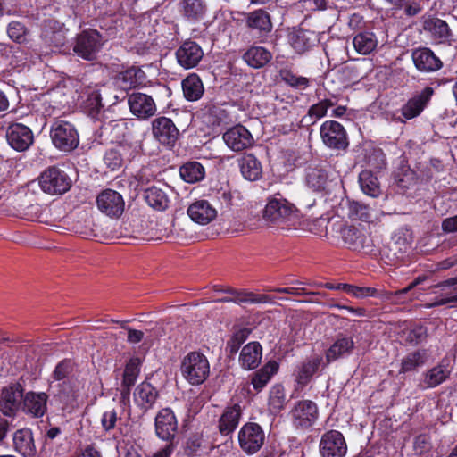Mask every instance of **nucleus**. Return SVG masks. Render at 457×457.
<instances>
[{
  "mask_svg": "<svg viewBox=\"0 0 457 457\" xmlns=\"http://www.w3.org/2000/svg\"><path fill=\"white\" fill-rule=\"evenodd\" d=\"M262 217L270 228L280 232L296 229L300 224L298 209L279 194L268 199Z\"/></svg>",
  "mask_w": 457,
  "mask_h": 457,
  "instance_id": "f257e3e1",
  "label": "nucleus"
},
{
  "mask_svg": "<svg viewBox=\"0 0 457 457\" xmlns=\"http://www.w3.org/2000/svg\"><path fill=\"white\" fill-rule=\"evenodd\" d=\"M182 377L192 386L203 384L210 374L207 357L200 352H190L181 360Z\"/></svg>",
  "mask_w": 457,
  "mask_h": 457,
  "instance_id": "f03ea898",
  "label": "nucleus"
},
{
  "mask_svg": "<svg viewBox=\"0 0 457 457\" xmlns=\"http://www.w3.org/2000/svg\"><path fill=\"white\" fill-rule=\"evenodd\" d=\"M53 145L59 151L70 153L79 145V135L75 125L64 120H54L50 128Z\"/></svg>",
  "mask_w": 457,
  "mask_h": 457,
  "instance_id": "7ed1b4c3",
  "label": "nucleus"
},
{
  "mask_svg": "<svg viewBox=\"0 0 457 457\" xmlns=\"http://www.w3.org/2000/svg\"><path fill=\"white\" fill-rule=\"evenodd\" d=\"M288 417L295 429L307 430L316 423L319 409L311 400H300L295 403L288 412Z\"/></svg>",
  "mask_w": 457,
  "mask_h": 457,
  "instance_id": "20e7f679",
  "label": "nucleus"
},
{
  "mask_svg": "<svg viewBox=\"0 0 457 457\" xmlns=\"http://www.w3.org/2000/svg\"><path fill=\"white\" fill-rule=\"evenodd\" d=\"M104 43L102 35L96 29H85L76 37L73 51L79 57L92 61L96 59Z\"/></svg>",
  "mask_w": 457,
  "mask_h": 457,
  "instance_id": "39448f33",
  "label": "nucleus"
},
{
  "mask_svg": "<svg viewBox=\"0 0 457 457\" xmlns=\"http://www.w3.org/2000/svg\"><path fill=\"white\" fill-rule=\"evenodd\" d=\"M38 183L45 193L62 195L71 188L72 181L65 171L53 166L40 175Z\"/></svg>",
  "mask_w": 457,
  "mask_h": 457,
  "instance_id": "423d86ee",
  "label": "nucleus"
},
{
  "mask_svg": "<svg viewBox=\"0 0 457 457\" xmlns=\"http://www.w3.org/2000/svg\"><path fill=\"white\" fill-rule=\"evenodd\" d=\"M320 134L323 144L334 150H345L349 140L345 129L339 122L327 120L320 128Z\"/></svg>",
  "mask_w": 457,
  "mask_h": 457,
  "instance_id": "0eeeda50",
  "label": "nucleus"
},
{
  "mask_svg": "<svg viewBox=\"0 0 457 457\" xmlns=\"http://www.w3.org/2000/svg\"><path fill=\"white\" fill-rule=\"evenodd\" d=\"M264 441V431L257 423H245L238 432L240 448L249 455L256 453L263 445Z\"/></svg>",
  "mask_w": 457,
  "mask_h": 457,
  "instance_id": "6e6552de",
  "label": "nucleus"
},
{
  "mask_svg": "<svg viewBox=\"0 0 457 457\" xmlns=\"http://www.w3.org/2000/svg\"><path fill=\"white\" fill-rule=\"evenodd\" d=\"M319 452L321 457H345L347 445L343 434L334 429L325 432L319 443Z\"/></svg>",
  "mask_w": 457,
  "mask_h": 457,
  "instance_id": "1a4fd4ad",
  "label": "nucleus"
},
{
  "mask_svg": "<svg viewBox=\"0 0 457 457\" xmlns=\"http://www.w3.org/2000/svg\"><path fill=\"white\" fill-rule=\"evenodd\" d=\"M99 211L109 217H120L124 211L122 195L115 190L105 189L96 198Z\"/></svg>",
  "mask_w": 457,
  "mask_h": 457,
  "instance_id": "9d476101",
  "label": "nucleus"
},
{
  "mask_svg": "<svg viewBox=\"0 0 457 457\" xmlns=\"http://www.w3.org/2000/svg\"><path fill=\"white\" fill-rule=\"evenodd\" d=\"M155 433L163 441L172 440L178 430L177 418L170 408L162 409L155 417Z\"/></svg>",
  "mask_w": 457,
  "mask_h": 457,
  "instance_id": "9b49d317",
  "label": "nucleus"
},
{
  "mask_svg": "<svg viewBox=\"0 0 457 457\" xmlns=\"http://www.w3.org/2000/svg\"><path fill=\"white\" fill-rule=\"evenodd\" d=\"M320 42V36L312 30L304 29H294L288 34V43L295 52L298 54H303Z\"/></svg>",
  "mask_w": 457,
  "mask_h": 457,
  "instance_id": "f8f14e48",
  "label": "nucleus"
},
{
  "mask_svg": "<svg viewBox=\"0 0 457 457\" xmlns=\"http://www.w3.org/2000/svg\"><path fill=\"white\" fill-rule=\"evenodd\" d=\"M223 140L227 146L239 152L253 145V137L250 131L243 125H236L223 134Z\"/></svg>",
  "mask_w": 457,
  "mask_h": 457,
  "instance_id": "ddd939ff",
  "label": "nucleus"
},
{
  "mask_svg": "<svg viewBox=\"0 0 457 457\" xmlns=\"http://www.w3.org/2000/svg\"><path fill=\"white\" fill-rule=\"evenodd\" d=\"M433 95L431 87H425L420 93L410 98L400 109L403 118H399L401 122L411 120L419 116Z\"/></svg>",
  "mask_w": 457,
  "mask_h": 457,
  "instance_id": "4468645a",
  "label": "nucleus"
},
{
  "mask_svg": "<svg viewBox=\"0 0 457 457\" xmlns=\"http://www.w3.org/2000/svg\"><path fill=\"white\" fill-rule=\"evenodd\" d=\"M6 138L10 146L19 152L27 150L33 143L32 131L21 123H14L8 127Z\"/></svg>",
  "mask_w": 457,
  "mask_h": 457,
  "instance_id": "2eb2a0df",
  "label": "nucleus"
},
{
  "mask_svg": "<svg viewBox=\"0 0 457 457\" xmlns=\"http://www.w3.org/2000/svg\"><path fill=\"white\" fill-rule=\"evenodd\" d=\"M204 51L195 41H185L177 50L176 57L180 66L185 69L195 67L203 59Z\"/></svg>",
  "mask_w": 457,
  "mask_h": 457,
  "instance_id": "dca6fc26",
  "label": "nucleus"
},
{
  "mask_svg": "<svg viewBox=\"0 0 457 457\" xmlns=\"http://www.w3.org/2000/svg\"><path fill=\"white\" fill-rule=\"evenodd\" d=\"M128 104L131 113L138 119L145 120L156 112L153 98L145 94L133 93L129 96Z\"/></svg>",
  "mask_w": 457,
  "mask_h": 457,
  "instance_id": "f3484780",
  "label": "nucleus"
},
{
  "mask_svg": "<svg viewBox=\"0 0 457 457\" xmlns=\"http://www.w3.org/2000/svg\"><path fill=\"white\" fill-rule=\"evenodd\" d=\"M154 137L162 145H172L177 140L179 130L173 121L167 117H158L152 122Z\"/></svg>",
  "mask_w": 457,
  "mask_h": 457,
  "instance_id": "a211bd4d",
  "label": "nucleus"
},
{
  "mask_svg": "<svg viewBox=\"0 0 457 457\" xmlns=\"http://www.w3.org/2000/svg\"><path fill=\"white\" fill-rule=\"evenodd\" d=\"M23 388L20 384H13L3 389L1 395V410L6 416L12 415L23 403Z\"/></svg>",
  "mask_w": 457,
  "mask_h": 457,
  "instance_id": "6ab92c4d",
  "label": "nucleus"
},
{
  "mask_svg": "<svg viewBox=\"0 0 457 457\" xmlns=\"http://www.w3.org/2000/svg\"><path fill=\"white\" fill-rule=\"evenodd\" d=\"M190 219L200 225H206L217 216L216 209L207 200H197L187 208Z\"/></svg>",
  "mask_w": 457,
  "mask_h": 457,
  "instance_id": "aec40b11",
  "label": "nucleus"
},
{
  "mask_svg": "<svg viewBox=\"0 0 457 457\" xmlns=\"http://www.w3.org/2000/svg\"><path fill=\"white\" fill-rule=\"evenodd\" d=\"M412 61L415 67L422 72H431L442 67V62L428 48H418L412 52Z\"/></svg>",
  "mask_w": 457,
  "mask_h": 457,
  "instance_id": "412c9836",
  "label": "nucleus"
},
{
  "mask_svg": "<svg viewBox=\"0 0 457 457\" xmlns=\"http://www.w3.org/2000/svg\"><path fill=\"white\" fill-rule=\"evenodd\" d=\"M242 416V409L238 403L228 405L219 420V431L222 436L231 434L237 428Z\"/></svg>",
  "mask_w": 457,
  "mask_h": 457,
  "instance_id": "4be33fe9",
  "label": "nucleus"
},
{
  "mask_svg": "<svg viewBox=\"0 0 457 457\" xmlns=\"http://www.w3.org/2000/svg\"><path fill=\"white\" fill-rule=\"evenodd\" d=\"M115 83L123 90L136 88L145 83V74L139 68L130 67L117 74Z\"/></svg>",
  "mask_w": 457,
  "mask_h": 457,
  "instance_id": "5701e85b",
  "label": "nucleus"
},
{
  "mask_svg": "<svg viewBox=\"0 0 457 457\" xmlns=\"http://www.w3.org/2000/svg\"><path fill=\"white\" fill-rule=\"evenodd\" d=\"M66 31L62 23L55 20H48L44 23L41 37L46 44L61 46L64 43Z\"/></svg>",
  "mask_w": 457,
  "mask_h": 457,
  "instance_id": "b1692460",
  "label": "nucleus"
},
{
  "mask_svg": "<svg viewBox=\"0 0 457 457\" xmlns=\"http://www.w3.org/2000/svg\"><path fill=\"white\" fill-rule=\"evenodd\" d=\"M262 348L258 342L245 345L239 354V363L244 370H254L261 363Z\"/></svg>",
  "mask_w": 457,
  "mask_h": 457,
  "instance_id": "393cba45",
  "label": "nucleus"
},
{
  "mask_svg": "<svg viewBox=\"0 0 457 457\" xmlns=\"http://www.w3.org/2000/svg\"><path fill=\"white\" fill-rule=\"evenodd\" d=\"M320 355L312 356L304 361L299 367L295 374V381L301 387L305 386L318 371L322 363Z\"/></svg>",
  "mask_w": 457,
  "mask_h": 457,
  "instance_id": "a878e982",
  "label": "nucleus"
},
{
  "mask_svg": "<svg viewBox=\"0 0 457 457\" xmlns=\"http://www.w3.org/2000/svg\"><path fill=\"white\" fill-rule=\"evenodd\" d=\"M46 402L45 393L29 392L23 399V410L33 417H42L46 411Z\"/></svg>",
  "mask_w": 457,
  "mask_h": 457,
  "instance_id": "bb28decb",
  "label": "nucleus"
},
{
  "mask_svg": "<svg viewBox=\"0 0 457 457\" xmlns=\"http://www.w3.org/2000/svg\"><path fill=\"white\" fill-rule=\"evenodd\" d=\"M13 445L15 451L25 457L33 456L36 453L32 432L29 428L19 429L14 433Z\"/></svg>",
  "mask_w": 457,
  "mask_h": 457,
  "instance_id": "cd10ccee",
  "label": "nucleus"
},
{
  "mask_svg": "<svg viewBox=\"0 0 457 457\" xmlns=\"http://www.w3.org/2000/svg\"><path fill=\"white\" fill-rule=\"evenodd\" d=\"M80 97L82 108L91 117L95 118L103 109L101 94L96 87H88Z\"/></svg>",
  "mask_w": 457,
  "mask_h": 457,
  "instance_id": "c85d7f7f",
  "label": "nucleus"
},
{
  "mask_svg": "<svg viewBox=\"0 0 457 457\" xmlns=\"http://www.w3.org/2000/svg\"><path fill=\"white\" fill-rule=\"evenodd\" d=\"M133 396L138 407L148 410L156 401L157 391L150 383L144 381L136 387Z\"/></svg>",
  "mask_w": 457,
  "mask_h": 457,
  "instance_id": "c756f323",
  "label": "nucleus"
},
{
  "mask_svg": "<svg viewBox=\"0 0 457 457\" xmlns=\"http://www.w3.org/2000/svg\"><path fill=\"white\" fill-rule=\"evenodd\" d=\"M377 36L371 31H361L353 38V46L355 51L362 55L370 54L378 46Z\"/></svg>",
  "mask_w": 457,
  "mask_h": 457,
  "instance_id": "7c9ffc66",
  "label": "nucleus"
},
{
  "mask_svg": "<svg viewBox=\"0 0 457 457\" xmlns=\"http://www.w3.org/2000/svg\"><path fill=\"white\" fill-rule=\"evenodd\" d=\"M251 67L259 69L265 66L272 58L271 53L263 46H251L243 56Z\"/></svg>",
  "mask_w": 457,
  "mask_h": 457,
  "instance_id": "2f4dec72",
  "label": "nucleus"
},
{
  "mask_svg": "<svg viewBox=\"0 0 457 457\" xmlns=\"http://www.w3.org/2000/svg\"><path fill=\"white\" fill-rule=\"evenodd\" d=\"M182 90L185 98L188 101L200 99L204 91L203 82L195 73L189 74L183 79Z\"/></svg>",
  "mask_w": 457,
  "mask_h": 457,
  "instance_id": "473e14b6",
  "label": "nucleus"
},
{
  "mask_svg": "<svg viewBox=\"0 0 457 457\" xmlns=\"http://www.w3.org/2000/svg\"><path fill=\"white\" fill-rule=\"evenodd\" d=\"M278 364L275 361L267 362L262 369L257 370L252 378V385L256 391L262 390L273 375L278 372Z\"/></svg>",
  "mask_w": 457,
  "mask_h": 457,
  "instance_id": "72a5a7b5",
  "label": "nucleus"
},
{
  "mask_svg": "<svg viewBox=\"0 0 457 457\" xmlns=\"http://www.w3.org/2000/svg\"><path fill=\"white\" fill-rule=\"evenodd\" d=\"M145 199L149 206L157 211H164L170 204L166 192L155 186L150 187L145 191Z\"/></svg>",
  "mask_w": 457,
  "mask_h": 457,
  "instance_id": "f704fd0d",
  "label": "nucleus"
},
{
  "mask_svg": "<svg viewBox=\"0 0 457 457\" xmlns=\"http://www.w3.org/2000/svg\"><path fill=\"white\" fill-rule=\"evenodd\" d=\"M240 170L243 177L250 181L258 180L262 176V166L253 154H246L240 160Z\"/></svg>",
  "mask_w": 457,
  "mask_h": 457,
  "instance_id": "c9c22d12",
  "label": "nucleus"
},
{
  "mask_svg": "<svg viewBox=\"0 0 457 457\" xmlns=\"http://www.w3.org/2000/svg\"><path fill=\"white\" fill-rule=\"evenodd\" d=\"M334 105L332 100L325 98L312 104L303 118L302 121L306 125H313L326 116L328 110Z\"/></svg>",
  "mask_w": 457,
  "mask_h": 457,
  "instance_id": "e433bc0d",
  "label": "nucleus"
},
{
  "mask_svg": "<svg viewBox=\"0 0 457 457\" xmlns=\"http://www.w3.org/2000/svg\"><path fill=\"white\" fill-rule=\"evenodd\" d=\"M353 345L354 343L351 337H343L338 338L327 351V361L330 362L341 357H345L351 353Z\"/></svg>",
  "mask_w": 457,
  "mask_h": 457,
  "instance_id": "4c0bfd02",
  "label": "nucleus"
},
{
  "mask_svg": "<svg viewBox=\"0 0 457 457\" xmlns=\"http://www.w3.org/2000/svg\"><path fill=\"white\" fill-rule=\"evenodd\" d=\"M179 174L184 181L193 184L204 179L205 170L198 162H188L180 167Z\"/></svg>",
  "mask_w": 457,
  "mask_h": 457,
  "instance_id": "58836bf2",
  "label": "nucleus"
},
{
  "mask_svg": "<svg viewBox=\"0 0 457 457\" xmlns=\"http://www.w3.org/2000/svg\"><path fill=\"white\" fill-rule=\"evenodd\" d=\"M450 370L444 362L433 367L424 375L423 383L426 387L433 388L443 383L449 376Z\"/></svg>",
  "mask_w": 457,
  "mask_h": 457,
  "instance_id": "ea45409f",
  "label": "nucleus"
},
{
  "mask_svg": "<svg viewBox=\"0 0 457 457\" xmlns=\"http://www.w3.org/2000/svg\"><path fill=\"white\" fill-rule=\"evenodd\" d=\"M359 183L361 188V191L370 196V197H378L379 196L381 190L379 187L378 179L373 173L370 170H362L359 175Z\"/></svg>",
  "mask_w": 457,
  "mask_h": 457,
  "instance_id": "a19ab883",
  "label": "nucleus"
},
{
  "mask_svg": "<svg viewBox=\"0 0 457 457\" xmlns=\"http://www.w3.org/2000/svg\"><path fill=\"white\" fill-rule=\"evenodd\" d=\"M247 25L260 32L269 33L272 29V23L269 13L262 9L252 12L247 17Z\"/></svg>",
  "mask_w": 457,
  "mask_h": 457,
  "instance_id": "79ce46f5",
  "label": "nucleus"
},
{
  "mask_svg": "<svg viewBox=\"0 0 457 457\" xmlns=\"http://www.w3.org/2000/svg\"><path fill=\"white\" fill-rule=\"evenodd\" d=\"M427 353L425 350H417L405 355L401 361L400 373H407L415 370L425 364Z\"/></svg>",
  "mask_w": 457,
  "mask_h": 457,
  "instance_id": "37998d69",
  "label": "nucleus"
},
{
  "mask_svg": "<svg viewBox=\"0 0 457 457\" xmlns=\"http://www.w3.org/2000/svg\"><path fill=\"white\" fill-rule=\"evenodd\" d=\"M286 402L287 400L284 386L279 384L274 385L270 388L269 394V411L273 414L278 413L281 410L284 409Z\"/></svg>",
  "mask_w": 457,
  "mask_h": 457,
  "instance_id": "c03bdc74",
  "label": "nucleus"
},
{
  "mask_svg": "<svg viewBox=\"0 0 457 457\" xmlns=\"http://www.w3.org/2000/svg\"><path fill=\"white\" fill-rule=\"evenodd\" d=\"M225 292L233 295V303H268L271 299L267 295H259L247 291H236L232 289L226 290Z\"/></svg>",
  "mask_w": 457,
  "mask_h": 457,
  "instance_id": "a18cd8bd",
  "label": "nucleus"
},
{
  "mask_svg": "<svg viewBox=\"0 0 457 457\" xmlns=\"http://www.w3.org/2000/svg\"><path fill=\"white\" fill-rule=\"evenodd\" d=\"M181 12L189 21L200 20L205 12L202 0H182L180 2Z\"/></svg>",
  "mask_w": 457,
  "mask_h": 457,
  "instance_id": "49530a36",
  "label": "nucleus"
},
{
  "mask_svg": "<svg viewBox=\"0 0 457 457\" xmlns=\"http://www.w3.org/2000/svg\"><path fill=\"white\" fill-rule=\"evenodd\" d=\"M425 29L439 43L445 41L450 36L448 24L441 19H431L426 21Z\"/></svg>",
  "mask_w": 457,
  "mask_h": 457,
  "instance_id": "de8ad7c7",
  "label": "nucleus"
},
{
  "mask_svg": "<svg viewBox=\"0 0 457 457\" xmlns=\"http://www.w3.org/2000/svg\"><path fill=\"white\" fill-rule=\"evenodd\" d=\"M328 182V176L322 169H310L306 174V184L314 191L324 190Z\"/></svg>",
  "mask_w": 457,
  "mask_h": 457,
  "instance_id": "09e8293b",
  "label": "nucleus"
},
{
  "mask_svg": "<svg viewBox=\"0 0 457 457\" xmlns=\"http://www.w3.org/2000/svg\"><path fill=\"white\" fill-rule=\"evenodd\" d=\"M348 216L353 220L370 222L373 215L372 210L368 205L353 201L348 205Z\"/></svg>",
  "mask_w": 457,
  "mask_h": 457,
  "instance_id": "8fccbe9b",
  "label": "nucleus"
},
{
  "mask_svg": "<svg viewBox=\"0 0 457 457\" xmlns=\"http://www.w3.org/2000/svg\"><path fill=\"white\" fill-rule=\"evenodd\" d=\"M141 361L138 357H133L126 363L122 384L129 389L136 382L140 372Z\"/></svg>",
  "mask_w": 457,
  "mask_h": 457,
  "instance_id": "3c124183",
  "label": "nucleus"
},
{
  "mask_svg": "<svg viewBox=\"0 0 457 457\" xmlns=\"http://www.w3.org/2000/svg\"><path fill=\"white\" fill-rule=\"evenodd\" d=\"M28 33V29L21 21H12L7 26L8 37L16 43L21 44L26 42Z\"/></svg>",
  "mask_w": 457,
  "mask_h": 457,
  "instance_id": "603ef678",
  "label": "nucleus"
},
{
  "mask_svg": "<svg viewBox=\"0 0 457 457\" xmlns=\"http://www.w3.org/2000/svg\"><path fill=\"white\" fill-rule=\"evenodd\" d=\"M119 147L120 149L108 150L104 157V163L112 170H116L122 165L123 157L120 149H122L123 146L120 145Z\"/></svg>",
  "mask_w": 457,
  "mask_h": 457,
  "instance_id": "864d4df0",
  "label": "nucleus"
},
{
  "mask_svg": "<svg viewBox=\"0 0 457 457\" xmlns=\"http://www.w3.org/2000/svg\"><path fill=\"white\" fill-rule=\"evenodd\" d=\"M344 242L349 247H356L361 242L359 230L353 226L345 225L340 230Z\"/></svg>",
  "mask_w": 457,
  "mask_h": 457,
  "instance_id": "5fc2aeb1",
  "label": "nucleus"
},
{
  "mask_svg": "<svg viewBox=\"0 0 457 457\" xmlns=\"http://www.w3.org/2000/svg\"><path fill=\"white\" fill-rule=\"evenodd\" d=\"M406 340L413 345L422 343L427 337V328L423 326H414L404 332Z\"/></svg>",
  "mask_w": 457,
  "mask_h": 457,
  "instance_id": "6e6d98bb",
  "label": "nucleus"
},
{
  "mask_svg": "<svg viewBox=\"0 0 457 457\" xmlns=\"http://www.w3.org/2000/svg\"><path fill=\"white\" fill-rule=\"evenodd\" d=\"M283 79L291 87L298 89H305L309 86V80L304 77H298L290 72L283 76Z\"/></svg>",
  "mask_w": 457,
  "mask_h": 457,
  "instance_id": "4d7b16f0",
  "label": "nucleus"
},
{
  "mask_svg": "<svg viewBox=\"0 0 457 457\" xmlns=\"http://www.w3.org/2000/svg\"><path fill=\"white\" fill-rule=\"evenodd\" d=\"M117 422V413L114 410L106 411L101 418V424L105 431L114 428Z\"/></svg>",
  "mask_w": 457,
  "mask_h": 457,
  "instance_id": "13d9d810",
  "label": "nucleus"
},
{
  "mask_svg": "<svg viewBox=\"0 0 457 457\" xmlns=\"http://www.w3.org/2000/svg\"><path fill=\"white\" fill-rule=\"evenodd\" d=\"M376 294V289L366 287H357L351 285L348 295L356 298H364L368 296H373Z\"/></svg>",
  "mask_w": 457,
  "mask_h": 457,
  "instance_id": "bf43d9fd",
  "label": "nucleus"
},
{
  "mask_svg": "<svg viewBox=\"0 0 457 457\" xmlns=\"http://www.w3.org/2000/svg\"><path fill=\"white\" fill-rule=\"evenodd\" d=\"M71 366L69 361H61L54 370V378L55 380H62L71 372Z\"/></svg>",
  "mask_w": 457,
  "mask_h": 457,
  "instance_id": "052dcab7",
  "label": "nucleus"
},
{
  "mask_svg": "<svg viewBox=\"0 0 457 457\" xmlns=\"http://www.w3.org/2000/svg\"><path fill=\"white\" fill-rule=\"evenodd\" d=\"M127 330H128L127 341L129 344L140 343L145 337L144 332L141 330L133 329L130 328H127Z\"/></svg>",
  "mask_w": 457,
  "mask_h": 457,
  "instance_id": "680f3d73",
  "label": "nucleus"
},
{
  "mask_svg": "<svg viewBox=\"0 0 457 457\" xmlns=\"http://www.w3.org/2000/svg\"><path fill=\"white\" fill-rule=\"evenodd\" d=\"M442 229L446 233L457 231V215L445 219L442 222Z\"/></svg>",
  "mask_w": 457,
  "mask_h": 457,
  "instance_id": "e2e57ef3",
  "label": "nucleus"
},
{
  "mask_svg": "<svg viewBox=\"0 0 457 457\" xmlns=\"http://www.w3.org/2000/svg\"><path fill=\"white\" fill-rule=\"evenodd\" d=\"M174 452V445L170 443L155 452L152 457H170Z\"/></svg>",
  "mask_w": 457,
  "mask_h": 457,
  "instance_id": "0e129e2a",
  "label": "nucleus"
},
{
  "mask_svg": "<svg viewBox=\"0 0 457 457\" xmlns=\"http://www.w3.org/2000/svg\"><path fill=\"white\" fill-rule=\"evenodd\" d=\"M415 449L418 453H421L423 451L428 448V442L425 436H420L416 437L414 442Z\"/></svg>",
  "mask_w": 457,
  "mask_h": 457,
  "instance_id": "69168bd1",
  "label": "nucleus"
},
{
  "mask_svg": "<svg viewBox=\"0 0 457 457\" xmlns=\"http://www.w3.org/2000/svg\"><path fill=\"white\" fill-rule=\"evenodd\" d=\"M420 12V4L418 3H416L415 1L410 3L409 4L406 5L405 13L409 16H414V15L418 14Z\"/></svg>",
  "mask_w": 457,
  "mask_h": 457,
  "instance_id": "338daca9",
  "label": "nucleus"
},
{
  "mask_svg": "<svg viewBox=\"0 0 457 457\" xmlns=\"http://www.w3.org/2000/svg\"><path fill=\"white\" fill-rule=\"evenodd\" d=\"M248 332L245 329H241L237 331L233 337L232 339H234V342H237L240 345H242L247 338Z\"/></svg>",
  "mask_w": 457,
  "mask_h": 457,
  "instance_id": "774afa93",
  "label": "nucleus"
}]
</instances>
